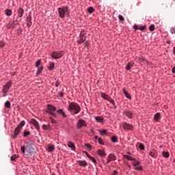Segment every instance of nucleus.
I'll use <instances>...</instances> for the list:
<instances>
[{
    "mask_svg": "<svg viewBox=\"0 0 175 175\" xmlns=\"http://www.w3.org/2000/svg\"><path fill=\"white\" fill-rule=\"evenodd\" d=\"M135 170H143V167L142 166L135 167Z\"/></svg>",
    "mask_w": 175,
    "mask_h": 175,
    "instance_id": "48",
    "label": "nucleus"
},
{
    "mask_svg": "<svg viewBox=\"0 0 175 175\" xmlns=\"http://www.w3.org/2000/svg\"><path fill=\"white\" fill-rule=\"evenodd\" d=\"M85 153L88 158H90L91 155H90V154H88V152H85Z\"/></svg>",
    "mask_w": 175,
    "mask_h": 175,
    "instance_id": "57",
    "label": "nucleus"
},
{
    "mask_svg": "<svg viewBox=\"0 0 175 175\" xmlns=\"http://www.w3.org/2000/svg\"><path fill=\"white\" fill-rule=\"evenodd\" d=\"M127 166H128V167H129V169H131V165L128 164Z\"/></svg>",
    "mask_w": 175,
    "mask_h": 175,
    "instance_id": "64",
    "label": "nucleus"
},
{
    "mask_svg": "<svg viewBox=\"0 0 175 175\" xmlns=\"http://www.w3.org/2000/svg\"><path fill=\"white\" fill-rule=\"evenodd\" d=\"M139 150H144V144H139Z\"/></svg>",
    "mask_w": 175,
    "mask_h": 175,
    "instance_id": "46",
    "label": "nucleus"
},
{
    "mask_svg": "<svg viewBox=\"0 0 175 175\" xmlns=\"http://www.w3.org/2000/svg\"><path fill=\"white\" fill-rule=\"evenodd\" d=\"M98 143H99V144H101V146H104L105 145V142H103V139H102L101 137H99L98 139Z\"/></svg>",
    "mask_w": 175,
    "mask_h": 175,
    "instance_id": "36",
    "label": "nucleus"
},
{
    "mask_svg": "<svg viewBox=\"0 0 175 175\" xmlns=\"http://www.w3.org/2000/svg\"><path fill=\"white\" fill-rule=\"evenodd\" d=\"M81 107H80V105L76 103H71L69 105L68 111L72 116H75V114H79V111H81Z\"/></svg>",
    "mask_w": 175,
    "mask_h": 175,
    "instance_id": "1",
    "label": "nucleus"
},
{
    "mask_svg": "<svg viewBox=\"0 0 175 175\" xmlns=\"http://www.w3.org/2000/svg\"><path fill=\"white\" fill-rule=\"evenodd\" d=\"M26 151L27 152H28V154H32V152H33V148L27 147L26 148Z\"/></svg>",
    "mask_w": 175,
    "mask_h": 175,
    "instance_id": "29",
    "label": "nucleus"
},
{
    "mask_svg": "<svg viewBox=\"0 0 175 175\" xmlns=\"http://www.w3.org/2000/svg\"><path fill=\"white\" fill-rule=\"evenodd\" d=\"M95 120L97 122H103V120H104L103 117H100V116H96L95 118Z\"/></svg>",
    "mask_w": 175,
    "mask_h": 175,
    "instance_id": "24",
    "label": "nucleus"
},
{
    "mask_svg": "<svg viewBox=\"0 0 175 175\" xmlns=\"http://www.w3.org/2000/svg\"><path fill=\"white\" fill-rule=\"evenodd\" d=\"M58 13L61 18H64L65 16H69V8L67 6H64L58 9Z\"/></svg>",
    "mask_w": 175,
    "mask_h": 175,
    "instance_id": "2",
    "label": "nucleus"
},
{
    "mask_svg": "<svg viewBox=\"0 0 175 175\" xmlns=\"http://www.w3.org/2000/svg\"><path fill=\"white\" fill-rule=\"evenodd\" d=\"M171 33H175V28H174V27H172V28L171 29Z\"/></svg>",
    "mask_w": 175,
    "mask_h": 175,
    "instance_id": "54",
    "label": "nucleus"
},
{
    "mask_svg": "<svg viewBox=\"0 0 175 175\" xmlns=\"http://www.w3.org/2000/svg\"><path fill=\"white\" fill-rule=\"evenodd\" d=\"M59 81H56V83H55V87H59Z\"/></svg>",
    "mask_w": 175,
    "mask_h": 175,
    "instance_id": "55",
    "label": "nucleus"
},
{
    "mask_svg": "<svg viewBox=\"0 0 175 175\" xmlns=\"http://www.w3.org/2000/svg\"><path fill=\"white\" fill-rule=\"evenodd\" d=\"M17 14H18V17L21 18V17H23V16L24 15V9L23 8H20L17 10Z\"/></svg>",
    "mask_w": 175,
    "mask_h": 175,
    "instance_id": "11",
    "label": "nucleus"
},
{
    "mask_svg": "<svg viewBox=\"0 0 175 175\" xmlns=\"http://www.w3.org/2000/svg\"><path fill=\"white\" fill-rule=\"evenodd\" d=\"M77 126L78 129H81L83 126H87V123H85V120L79 119L77 123Z\"/></svg>",
    "mask_w": 175,
    "mask_h": 175,
    "instance_id": "7",
    "label": "nucleus"
},
{
    "mask_svg": "<svg viewBox=\"0 0 175 175\" xmlns=\"http://www.w3.org/2000/svg\"><path fill=\"white\" fill-rule=\"evenodd\" d=\"M85 31H82L79 34V39L77 41L78 44H83L85 40H87V36L85 35Z\"/></svg>",
    "mask_w": 175,
    "mask_h": 175,
    "instance_id": "3",
    "label": "nucleus"
},
{
    "mask_svg": "<svg viewBox=\"0 0 175 175\" xmlns=\"http://www.w3.org/2000/svg\"><path fill=\"white\" fill-rule=\"evenodd\" d=\"M5 46V43L2 41L0 42V47H3Z\"/></svg>",
    "mask_w": 175,
    "mask_h": 175,
    "instance_id": "53",
    "label": "nucleus"
},
{
    "mask_svg": "<svg viewBox=\"0 0 175 175\" xmlns=\"http://www.w3.org/2000/svg\"><path fill=\"white\" fill-rule=\"evenodd\" d=\"M54 66H55L54 63H51L49 66V70H53V69H54Z\"/></svg>",
    "mask_w": 175,
    "mask_h": 175,
    "instance_id": "40",
    "label": "nucleus"
},
{
    "mask_svg": "<svg viewBox=\"0 0 175 175\" xmlns=\"http://www.w3.org/2000/svg\"><path fill=\"white\" fill-rule=\"evenodd\" d=\"M98 155H100V157H106V152H105V150L98 149L97 150Z\"/></svg>",
    "mask_w": 175,
    "mask_h": 175,
    "instance_id": "17",
    "label": "nucleus"
},
{
    "mask_svg": "<svg viewBox=\"0 0 175 175\" xmlns=\"http://www.w3.org/2000/svg\"><path fill=\"white\" fill-rule=\"evenodd\" d=\"M133 65H135V63L129 62L126 66V70H131V69H132V68H133Z\"/></svg>",
    "mask_w": 175,
    "mask_h": 175,
    "instance_id": "16",
    "label": "nucleus"
},
{
    "mask_svg": "<svg viewBox=\"0 0 175 175\" xmlns=\"http://www.w3.org/2000/svg\"><path fill=\"white\" fill-rule=\"evenodd\" d=\"M172 73H175V67L172 68Z\"/></svg>",
    "mask_w": 175,
    "mask_h": 175,
    "instance_id": "62",
    "label": "nucleus"
},
{
    "mask_svg": "<svg viewBox=\"0 0 175 175\" xmlns=\"http://www.w3.org/2000/svg\"><path fill=\"white\" fill-rule=\"evenodd\" d=\"M13 25H14V21H13L12 22H10L8 24V28H12V27H13Z\"/></svg>",
    "mask_w": 175,
    "mask_h": 175,
    "instance_id": "47",
    "label": "nucleus"
},
{
    "mask_svg": "<svg viewBox=\"0 0 175 175\" xmlns=\"http://www.w3.org/2000/svg\"><path fill=\"white\" fill-rule=\"evenodd\" d=\"M88 13L91 14L92 13H94L95 10L94 9L93 7H90L89 8H88Z\"/></svg>",
    "mask_w": 175,
    "mask_h": 175,
    "instance_id": "34",
    "label": "nucleus"
},
{
    "mask_svg": "<svg viewBox=\"0 0 175 175\" xmlns=\"http://www.w3.org/2000/svg\"><path fill=\"white\" fill-rule=\"evenodd\" d=\"M116 159H117V157L115 156L114 154H109L108 155V159L107 161L106 165H107L108 163H110L111 161H116Z\"/></svg>",
    "mask_w": 175,
    "mask_h": 175,
    "instance_id": "8",
    "label": "nucleus"
},
{
    "mask_svg": "<svg viewBox=\"0 0 175 175\" xmlns=\"http://www.w3.org/2000/svg\"><path fill=\"white\" fill-rule=\"evenodd\" d=\"M55 110H57V108H55V107L51 105H47V113H49V114H51V116H53V117H57V115H55V113H54V111H55Z\"/></svg>",
    "mask_w": 175,
    "mask_h": 175,
    "instance_id": "5",
    "label": "nucleus"
},
{
    "mask_svg": "<svg viewBox=\"0 0 175 175\" xmlns=\"http://www.w3.org/2000/svg\"><path fill=\"white\" fill-rule=\"evenodd\" d=\"M145 28H146V26H142V27H139L138 29H139V31H144Z\"/></svg>",
    "mask_w": 175,
    "mask_h": 175,
    "instance_id": "50",
    "label": "nucleus"
},
{
    "mask_svg": "<svg viewBox=\"0 0 175 175\" xmlns=\"http://www.w3.org/2000/svg\"><path fill=\"white\" fill-rule=\"evenodd\" d=\"M90 161H92L93 163H96V159H95V158L94 157H90Z\"/></svg>",
    "mask_w": 175,
    "mask_h": 175,
    "instance_id": "44",
    "label": "nucleus"
},
{
    "mask_svg": "<svg viewBox=\"0 0 175 175\" xmlns=\"http://www.w3.org/2000/svg\"><path fill=\"white\" fill-rule=\"evenodd\" d=\"M40 64H42V60L38 59L36 62L35 66L38 68L39 67V65H40Z\"/></svg>",
    "mask_w": 175,
    "mask_h": 175,
    "instance_id": "38",
    "label": "nucleus"
},
{
    "mask_svg": "<svg viewBox=\"0 0 175 175\" xmlns=\"http://www.w3.org/2000/svg\"><path fill=\"white\" fill-rule=\"evenodd\" d=\"M148 155H150V157H152V158H157L158 156L157 155V153L154 150H150L148 152Z\"/></svg>",
    "mask_w": 175,
    "mask_h": 175,
    "instance_id": "18",
    "label": "nucleus"
},
{
    "mask_svg": "<svg viewBox=\"0 0 175 175\" xmlns=\"http://www.w3.org/2000/svg\"><path fill=\"white\" fill-rule=\"evenodd\" d=\"M111 140L113 143H117L118 139L116 136H112Z\"/></svg>",
    "mask_w": 175,
    "mask_h": 175,
    "instance_id": "32",
    "label": "nucleus"
},
{
    "mask_svg": "<svg viewBox=\"0 0 175 175\" xmlns=\"http://www.w3.org/2000/svg\"><path fill=\"white\" fill-rule=\"evenodd\" d=\"M5 13L6 16H12V10L6 9Z\"/></svg>",
    "mask_w": 175,
    "mask_h": 175,
    "instance_id": "30",
    "label": "nucleus"
},
{
    "mask_svg": "<svg viewBox=\"0 0 175 175\" xmlns=\"http://www.w3.org/2000/svg\"><path fill=\"white\" fill-rule=\"evenodd\" d=\"M68 147H69V148H71L72 150V151H76V146H75V144L72 142H68V144H67Z\"/></svg>",
    "mask_w": 175,
    "mask_h": 175,
    "instance_id": "15",
    "label": "nucleus"
},
{
    "mask_svg": "<svg viewBox=\"0 0 175 175\" xmlns=\"http://www.w3.org/2000/svg\"><path fill=\"white\" fill-rule=\"evenodd\" d=\"M149 29H150L151 31H154V30H155V25H151L149 27Z\"/></svg>",
    "mask_w": 175,
    "mask_h": 175,
    "instance_id": "42",
    "label": "nucleus"
},
{
    "mask_svg": "<svg viewBox=\"0 0 175 175\" xmlns=\"http://www.w3.org/2000/svg\"><path fill=\"white\" fill-rule=\"evenodd\" d=\"M133 28H134V29H139V26L135 25L133 26Z\"/></svg>",
    "mask_w": 175,
    "mask_h": 175,
    "instance_id": "58",
    "label": "nucleus"
},
{
    "mask_svg": "<svg viewBox=\"0 0 175 175\" xmlns=\"http://www.w3.org/2000/svg\"><path fill=\"white\" fill-rule=\"evenodd\" d=\"M123 129L124 131H132L133 129V126L126 122L123 124Z\"/></svg>",
    "mask_w": 175,
    "mask_h": 175,
    "instance_id": "9",
    "label": "nucleus"
},
{
    "mask_svg": "<svg viewBox=\"0 0 175 175\" xmlns=\"http://www.w3.org/2000/svg\"><path fill=\"white\" fill-rule=\"evenodd\" d=\"M101 97H103V99H105V100H109L110 103L112 105H116V103L114 102V100L110 97V96L106 94V93H101L100 94Z\"/></svg>",
    "mask_w": 175,
    "mask_h": 175,
    "instance_id": "6",
    "label": "nucleus"
},
{
    "mask_svg": "<svg viewBox=\"0 0 175 175\" xmlns=\"http://www.w3.org/2000/svg\"><path fill=\"white\" fill-rule=\"evenodd\" d=\"M85 47H88V42H86L85 43Z\"/></svg>",
    "mask_w": 175,
    "mask_h": 175,
    "instance_id": "60",
    "label": "nucleus"
},
{
    "mask_svg": "<svg viewBox=\"0 0 175 175\" xmlns=\"http://www.w3.org/2000/svg\"><path fill=\"white\" fill-rule=\"evenodd\" d=\"M51 57L53 58V59H59V58L64 57V51H54L51 53Z\"/></svg>",
    "mask_w": 175,
    "mask_h": 175,
    "instance_id": "4",
    "label": "nucleus"
},
{
    "mask_svg": "<svg viewBox=\"0 0 175 175\" xmlns=\"http://www.w3.org/2000/svg\"><path fill=\"white\" fill-rule=\"evenodd\" d=\"M133 165L135 167H136V166H139V165H140V162L139 161H134V163H133Z\"/></svg>",
    "mask_w": 175,
    "mask_h": 175,
    "instance_id": "39",
    "label": "nucleus"
},
{
    "mask_svg": "<svg viewBox=\"0 0 175 175\" xmlns=\"http://www.w3.org/2000/svg\"><path fill=\"white\" fill-rule=\"evenodd\" d=\"M124 116H126V117H128L129 118H132V113H131V111H124L123 112Z\"/></svg>",
    "mask_w": 175,
    "mask_h": 175,
    "instance_id": "19",
    "label": "nucleus"
},
{
    "mask_svg": "<svg viewBox=\"0 0 175 175\" xmlns=\"http://www.w3.org/2000/svg\"><path fill=\"white\" fill-rule=\"evenodd\" d=\"M42 71H43V66L38 68L37 72H36V75L39 76V74L42 73Z\"/></svg>",
    "mask_w": 175,
    "mask_h": 175,
    "instance_id": "31",
    "label": "nucleus"
},
{
    "mask_svg": "<svg viewBox=\"0 0 175 175\" xmlns=\"http://www.w3.org/2000/svg\"><path fill=\"white\" fill-rule=\"evenodd\" d=\"M59 98H64V92H59Z\"/></svg>",
    "mask_w": 175,
    "mask_h": 175,
    "instance_id": "51",
    "label": "nucleus"
},
{
    "mask_svg": "<svg viewBox=\"0 0 175 175\" xmlns=\"http://www.w3.org/2000/svg\"><path fill=\"white\" fill-rule=\"evenodd\" d=\"M26 21L27 27L30 28V27L32 26V16L31 15H29L26 18Z\"/></svg>",
    "mask_w": 175,
    "mask_h": 175,
    "instance_id": "10",
    "label": "nucleus"
},
{
    "mask_svg": "<svg viewBox=\"0 0 175 175\" xmlns=\"http://www.w3.org/2000/svg\"><path fill=\"white\" fill-rule=\"evenodd\" d=\"M24 125H25V121L23 120L16 127L19 128V129H21Z\"/></svg>",
    "mask_w": 175,
    "mask_h": 175,
    "instance_id": "28",
    "label": "nucleus"
},
{
    "mask_svg": "<svg viewBox=\"0 0 175 175\" xmlns=\"http://www.w3.org/2000/svg\"><path fill=\"white\" fill-rule=\"evenodd\" d=\"M78 163L79 164V166H83V167L87 166V161H79Z\"/></svg>",
    "mask_w": 175,
    "mask_h": 175,
    "instance_id": "22",
    "label": "nucleus"
},
{
    "mask_svg": "<svg viewBox=\"0 0 175 175\" xmlns=\"http://www.w3.org/2000/svg\"><path fill=\"white\" fill-rule=\"evenodd\" d=\"M21 151H22L23 154H25V146H21Z\"/></svg>",
    "mask_w": 175,
    "mask_h": 175,
    "instance_id": "45",
    "label": "nucleus"
},
{
    "mask_svg": "<svg viewBox=\"0 0 175 175\" xmlns=\"http://www.w3.org/2000/svg\"><path fill=\"white\" fill-rule=\"evenodd\" d=\"M123 157L125 159H128L129 161H136V159H135L129 155L124 154Z\"/></svg>",
    "mask_w": 175,
    "mask_h": 175,
    "instance_id": "20",
    "label": "nucleus"
},
{
    "mask_svg": "<svg viewBox=\"0 0 175 175\" xmlns=\"http://www.w3.org/2000/svg\"><path fill=\"white\" fill-rule=\"evenodd\" d=\"M31 124H33V125L35 126V128H36V131H39V129H40L39 122H38V121H36V120L32 119L31 120Z\"/></svg>",
    "mask_w": 175,
    "mask_h": 175,
    "instance_id": "13",
    "label": "nucleus"
},
{
    "mask_svg": "<svg viewBox=\"0 0 175 175\" xmlns=\"http://www.w3.org/2000/svg\"><path fill=\"white\" fill-rule=\"evenodd\" d=\"M10 87H12L10 82H8L7 84L3 86V92H8Z\"/></svg>",
    "mask_w": 175,
    "mask_h": 175,
    "instance_id": "14",
    "label": "nucleus"
},
{
    "mask_svg": "<svg viewBox=\"0 0 175 175\" xmlns=\"http://www.w3.org/2000/svg\"><path fill=\"white\" fill-rule=\"evenodd\" d=\"M98 132L101 136H105V135H107V130H98Z\"/></svg>",
    "mask_w": 175,
    "mask_h": 175,
    "instance_id": "26",
    "label": "nucleus"
},
{
    "mask_svg": "<svg viewBox=\"0 0 175 175\" xmlns=\"http://www.w3.org/2000/svg\"><path fill=\"white\" fill-rule=\"evenodd\" d=\"M51 122H52V124H56V121L55 120L53 119V118H50Z\"/></svg>",
    "mask_w": 175,
    "mask_h": 175,
    "instance_id": "52",
    "label": "nucleus"
},
{
    "mask_svg": "<svg viewBox=\"0 0 175 175\" xmlns=\"http://www.w3.org/2000/svg\"><path fill=\"white\" fill-rule=\"evenodd\" d=\"M42 129H47V125H46V124H44V125H42Z\"/></svg>",
    "mask_w": 175,
    "mask_h": 175,
    "instance_id": "56",
    "label": "nucleus"
},
{
    "mask_svg": "<svg viewBox=\"0 0 175 175\" xmlns=\"http://www.w3.org/2000/svg\"><path fill=\"white\" fill-rule=\"evenodd\" d=\"M122 90H123V93L124 94V96H126V98H127L128 99H131V94H129L128 91H126L125 90V88H123Z\"/></svg>",
    "mask_w": 175,
    "mask_h": 175,
    "instance_id": "21",
    "label": "nucleus"
},
{
    "mask_svg": "<svg viewBox=\"0 0 175 175\" xmlns=\"http://www.w3.org/2000/svg\"><path fill=\"white\" fill-rule=\"evenodd\" d=\"M154 120H156V121H159V120H161V113H157L154 116Z\"/></svg>",
    "mask_w": 175,
    "mask_h": 175,
    "instance_id": "23",
    "label": "nucleus"
},
{
    "mask_svg": "<svg viewBox=\"0 0 175 175\" xmlns=\"http://www.w3.org/2000/svg\"><path fill=\"white\" fill-rule=\"evenodd\" d=\"M57 112L59 114H61V116H62V117H64V118L66 117V113H64V110H62V109H59V110L57 111Z\"/></svg>",
    "mask_w": 175,
    "mask_h": 175,
    "instance_id": "25",
    "label": "nucleus"
},
{
    "mask_svg": "<svg viewBox=\"0 0 175 175\" xmlns=\"http://www.w3.org/2000/svg\"><path fill=\"white\" fill-rule=\"evenodd\" d=\"M162 155H163V157H164V158H169V157H170V154L169 153V152L163 151L162 152Z\"/></svg>",
    "mask_w": 175,
    "mask_h": 175,
    "instance_id": "27",
    "label": "nucleus"
},
{
    "mask_svg": "<svg viewBox=\"0 0 175 175\" xmlns=\"http://www.w3.org/2000/svg\"><path fill=\"white\" fill-rule=\"evenodd\" d=\"M118 18H119L120 21H125V18H124V16H122V15H119Z\"/></svg>",
    "mask_w": 175,
    "mask_h": 175,
    "instance_id": "43",
    "label": "nucleus"
},
{
    "mask_svg": "<svg viewBox=\"0 0 175 175\" xmlns=\"http://www.w3.org/2000/svg\"><path fill=\"white\" fill-rule=\"evenodd\" d=\"M10 106H11V104H10V101H6L5 103V107H8V109H10Z\"/></svg>",
    "mask_w": 175,
    "mask_h": 175,
    "instance_id": "41",
    "label": "nucleus"
},
{
    "mask_svg": "<svg viewBox=\"0 0 175 175\" xmlns=\"http://www.w3.org/2000/svg\"><path fill=\"white\" fill-rule=\"evenodd\" d=\"M94 139H95L96 140H98V139H99V137H98V135H96V136L94 137Z\"/></svg>",
    "mask_w": 175,
    "mask_h": 175,
    "instance_id": "61",
    "label": "nucleus"
},
{
    "mask_svg": "<svg viewBox=\"0 0 175 175\" xmlns=\"http://www.w3.org/2000/svg\"><path fill=\"white\" fill-rule=\"evenodd\" d=\"M85 146H86L87 148H88L89 150H91V148L92 147L91 145H90L88 144H85Z\"/></svg>",
    "mask_w": 175,
    "mask_h": 175,
    "instance_id": "49",
    "label": "nucleus"
},
{
    "mask_svg": "<svg viewBox=\"0 0 175 175\" xmlns=\"http://www.w3.org/2000/svg\"><path fill=\"white\" fill-rule=\"evenodd\" d=\"M113 175L118 174V172L117 171L114 170L113 172Z\"/></svg>",
    "mask_w": 175,
    "mask_h": 175,
    "instance_id": "59",
    "label": "nucleus"
},
{
    "mask_svg": "<svg viewBox=\"0 0 175 175\" xmlns=\"http://www.w3.org/2000/svg\"><path fill=\"white\" fill-rule=\"evenodd\" d=\"M173 53H174V55H175V46H174V49H173Z\"/></svg>",
    "mask_w": 175,
    "mask_h": 175,
    "instance_id": "63",
    "label": "nucleus"
},
{
    "mask_svg": "<svg viewBox=\"0 0 175 175\" xmlns=\"http://www.w3.org/2000/svg\"><path fill=\"white\" fill-rule=\"evenodd\" d=\"M17 158H18V155L14 154V155L11 156L10 159H11V161H16V159H17Z\"/></svg>",
    "mask_w": 175,
    "mask_h": 175,
    "instance_id": "33",
    "label": "nucleus"
},
{
    "mask_svg": "<svg viewBox=\"0 0 175 175\" xmlns=\"http://www.w3.org/2000/svg\"><path fill=\"white\" fill-rule=\"evenodd\" d=\"M21 131V129H19L18 127H16L14 129L13 139H16V137L18 136V133H20Z\"/></svg>",
    "mask_w": 175,
    "mask_h": 175,
    "instance_id": "12",
    "label": "nucleus"
},
{
    "mask_svg": "<svg viewBox=\"0 0 175 175\" xmlns=\"http://www.w3.org/2000/svg\"><path fill=\"white\" fill-rule=\"evenodd\" d=\"M54 148H55L53 145L52 146H48V151L49 152H51V151H53L54 150Z\"/></svg>",
    "mask_w": 175,
    "mask_h": 175,
    "instance_id": "37",
    "label": "nucleus"
},
{
    "mask_svg": "<svg viewBox=\"0 0 175 175\" xmlns=\"http://www.w3.org/2000/svg\"><path fill=\"white\" fill-rule=\"evenodd\" d=\"M29 135H31V132H29V131H25L23 132L24 137H27V136H29Z\"/></svg>",
    "mask_w": 175,
    "mask_h": 175,
    "instance_id": "35",
    "label": "nucleus"
}]
</instances>
